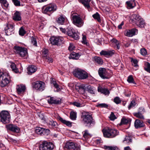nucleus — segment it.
Listing matches in <instances>:
<instances>
[{"label": "nucleus", "instance_id": "cd10ccee", "mask_svg": "<svg viewBox=\"0 0 150 150\" xmlns=\"http://www.w3.org/2000/svg\"><path fill=\"white\" fill-rule=\"evenodd\" d=\"M78 1L84 6L85 8L88 9L90 8L89 3L91 0H78Z\"/></svg>", "mask_w": 150, "mask_h": 150}, {"label": "nucleus", "instance_id": "4d7b16f0", "mask_svg": "<svg viewBox=\"0 0 150 150\" xmlns=\"http://www.w3.org/2000/svg\"><path fill=\"white\" fill-rule=\"evenodd\" d=\"M110 119L111 120H114L117 118L113 112H111L109 117Z\"/></svg>", "mask_w": 150, "mask_h": 150}, {"label": "nucleus", "instance_id": "7c9ffc66", "mask_svg": "<svg viewBox=\"0 0 150 150\" xmlns=\"http://www.w3.org/2000/svg\"><path fill=\"white\" fill-rule=\"evenodd\" d=\"M98 91L99 92H100L105 95H109L110 92L107 88H103L101 86H98Z\"/></svg>", "mask_w": 150, "mask_h": 150}, {"label": "nucleus", "instance_id": "c03bdc74", "mask_svg": "<svg viewBox=\"0 0 150 150\" xmlns=\"http://www.w3.org/2000/svg\"><path fill=\"white\" fill-rule=\"evenodd\" d=\"M144 69L149 73H150V63L146 62L144 63Z\"/></svg>", "mask_w": 150, "mask_h": 150}, {"label": "nucleus", "instance_id": "79ce46f5", "mask_svg": "<svg viewBox=\"0 0 150 150\" xmlns=\"http://www.w3.org/2000/svg\"><path fill=\"white\" fill-rule=\"evenodd\" d=\"M92 17L94 19L97 20L98 22H101V20L100 15L98 12H97L95 13L93 15Z\"/></svg>", "mask_w": 150, "mask_h": 150}, {"label": "nucleus", "instance_id": "a211bd4d", "mask_svg": "<svg viewBox=\"0 0 150 150\" xmlns=\"http://www.w3.org/2000/svg\"><path fill=\"white\" fill-rule=\"evenodd\" d=\"M67 18L64 14H61L59 15L58 17L57 18L56 21L58 24L59 25H63L67 20Z\"/></svg>", "mask_w": 150, "mask_h": 150}, {"label": "nucleus", "instance_id": "13d9d810", "mask_svg": "<svg viewBox=\"0 0 150 150\" xmlns=\"http://www.w3.org/2000/svg\"><path fill=\"white\" fill-rule=\"evenodd\" d=\"M12 1L16 6H21L20 2L18 0H12Z\"/></svg>", "mask_w": 150, "mask_h": 150}, {"label": "nucleus", "instance_id": "473e14b6", "mask_svg": "<svg viewBox=\"0 0 150 150\" xmlns=\"http://www.w3.org/2000/svg\"><path fill=\"white\" fill-rule=\"evenodd\" d=\"M80 55L78 53H76L74 52H72L70 54L69 58L73 59H78Z\"/></svg>", "mask_w": 150, "mask_h": 150}, {"label": "nucleus", "instance_id": "c85d7f7f", "mask_svg": "<svg viewBox=\"0 0 150 150\" xmlns=\"http://www.w3.org/2000/svg\"><path fill=\"white\" fill-rule=\"evenodd\" d=\"M82 70H83L78 68L75 69H74L72 72V74L75 77L79 79V76H80V75L82 72Z\"/></svg>", "mask_w": 150, "mask_h": 150}, {"label": "nucleus", "instance_id": "052dcab7", "mask_svg": "<svg viewBox=\"0 0 150 150\" xmlns=\"http://www.w3.org/2000/svg\"><path fill=\"white\" fill-rule=\"evenodd\" d=\"M131 62H132V65H133L134 67H136L138 66L137 63L138 61L136 59H132L131 60Z\"/></svg>", "mask_w": 150, "mask_h": 150}, {"label": "nucleus", "instance_id": "bb28decb", "mask_svg": "<svg viewBox=\"0 0 150 150\" xmlns=\"http://www.w3.org/2000/svg\"><path fill=\"white\" fill-rule=\"evenodd\" d=\"M112 41L114 45V48L116 50L120 49L121 46V43L119 41L115 39H113L112 40Z\"/></svg>", "mask_w": 150, "mask_h": 150}, {"label": "nucleus", "instance_id": "a19ab883", "mask_svg": "<svg viewBox=\"0 0 150 150\" xmlns=\"http://www.w3.org/2000/svg\"><path fill=\"white\" fill-rule=\"evenodd\" d=\"M104 148L108 150H119V149L116 146H110L104 145L103 146Z\"/></svg>", "mask_w": 150, "mask_h": 150}, {"label": "nucleus", "instance_id": "5fc2aeb1", "mask_svg": "<svg viewBox=\"0 0 150 150\" xmlns=\"http://www.w3.org/2000/svg\"><path fill=\"white\" fill-rule=\"evenodd\" d=\"M97 107H100V108H108V105L106 104L105 103L98 104L97 105Z\"/></svg>", "mask_w": 150, "mask_h": 150}, {"label": "nucleus", "instance_id": "338daca9", "mask_svg": "<svg viewBox=\"0 0 150 150\" xmlns=\"http://www.w3.org/2000/svg\"><path fill=\"white\" fill-rule=\"evenodd\" d=\"M75 48V46L72 43H70L69 46L68 47V50L69 51H72L74 50Z\"/></svg>", "mask_w": 150, "mask_h": 150}, {"label": "nucleus", "instance_id": "0eeeda50", "mask_svg": "<svg viewBox=\"0 0 150 150\" xmlns=\"http://www.w3.org/2000/svg\"><path fill=\"white\" fill-rule=\"evenodd\" d=\"M45 83L42 81H38L33 82L32 86L33 90L42 91L44 90Z\"/></svg>", "mask_w": 150, "mask_h": 150}, {"label": "nucleus", "instance_id": "aec40b11", "mask_svg": "<svg viewBox=\"0 0 150 150\" xmlns=\"http://www.w3.org/2000/svg\"><path fill=\"white\" fill-rule=\"evenodd\" d=\"M115 52L114 50H108L107 51L102 50L100 52V54L101 55L111 57L114 54Z\"/></svg>", "mask_w": 150, "mask_h": 150}, {"label": "nucleus", "instance_id": "9b49d317", "mask_svg": "<svg viewBox=\"0 0 150 150\" xmlns=\"http://www.w3.org/2000/svg\"><path fill=\"white\" fill-rule=\"evenodd\" d=\"M66 34L74 40L79 39V35L77 33L75 32V30L71 27H68L66 29Z\"/></svg>", "mask_w": 150, "mask_h": 150}, {"label": "nucleus", "instance_id": "2f4dec72", "mask_svg": "<svg viewBox=\"0 0 150 150\" xmlns=\"http://www.w3.org/2000/svg\"><path fill=\"white\" fill-rule=\"evenodd\" d=\"M86 91L91 94H95V92L96 91L95 87L90 85L86 86Z\"/></svg>", "mask_w": 150, "mask_h": 150}, {"label": "nucleus", "instance_id": "a18cd8bd", "mask_svg": "<svg viewBox=\"0 0 150 150\" xmlns=\"http://www.w3.org/2000/svg\"><path fill=\"white\" fill-rule=\"evenodd\" d=\"M134 116L141 119H144V117L142 114L140 112L134 113L133 114Z\"/></svg>", "mask_w": 150, "mask_h": 150}, {"label": "nucleus", "instance_id": "3c124183", "mask_svg": "<svg viewBox=\"0 0 150 150\" xmlns=\"http://www.w3.org/2000/svg\"><path fill=\"white\" fill-rule=\"evenodd\" d=\"M19 33L20 35L23 36L26 33V31L24 29L23 27H21L19 29Z\"/></svg>", "mask_w": 150, "mask_h": 150}, {"label": "nucleus", "instance_id": "6e6552de", "mask_svg": "<svg viewBox=\"0 0 150 150\" xmlns=\"http://www.w3.org/2000/svg\"><path fill=\"white\" fill-rule=\"evenodd\" d=\"M54 148V145L51 142L44 141L40 145L39 150H52Z\"/></svg>", "mask_w": 150, "mask_h": 150}, {"label": "nucleus", "instance_id": "603ef678", "mask_svg": "<svg viewBox=\"0 0 150 150\" xmlns=\"http://www.w3.org/2000/svg\"><path fill=\"white\" fill-rule=\"evenodd\" d=\"M83 137L85 138H88L90 136V134L88 133V131L87 130H86L82 132Z\"/></svg>", "mask_w": 150, "mask_h": 150}, {"label": "nucleus", "instance_id": "69168bd1", "mask_svg": "<svg viewBox=\"0 0 150 150\" xmlns=\"http://www.w3.org/2000/svg\"><path fill=\"white\" fill-rule=\"evenodd\" d=\"M55 98L53 97H51L49 100H48V102L50 104H53L54 102Z\"/></svg>", "mask_w": 150, "mask_h": 150}, {"label": "nucleus", "instance_id": "58836bf2", "mask_svg": "<svg viewBox=\"0 0 150 150\" xmlns=\"http://www.w3.org/2000/svg\"><path fill=\"white\" fill-rule=\"evenodd\" d=\"M0 3L4 8H7L9 6V4L6 0H0Z\"/></svg>", "mask_w": 150, "mask_h": 150}, {"label": "nucleus", "instance_id": "e433bc0d", "mask_svg": "<svg viewBox=\"0 0 150 150\" xmlns=\"http://www.w3.org/2000/svg\"><path fill=\"white\" fill-rule=\"evenodd\" d=\"M132 17L133 19V20H132L133 22L135 24L136 23H137V22L139 21L142 18V17L137 14H134L132 16Z\"/></svg>", "mask_w": 150, "mask_h": 150}, {"label": "nucleus", "instance_id": "864d4df0", "mask_svg": "<svg viewBox=\"0 0 150 150\" xmlns=\"http://www.w3.org/2000/svg\"><path fill=\"white\" fill-rule=\"evenodd\" d=\"M121 100L119 97L117 96L115 97L113 99V101L117 104H119L121 102Z\"/></svg>", "mask_w": 150, "mask_h": 150}, {"label": "nucleus", "instance_id": "bf43d9fd", "mask_svg": "<svg viewBox=\"0 0 150 150\" xmlns=\"http://www.w3.org/2000/svg\"><path fill=\"white\" fill-rule=\"evenodd\" d=\"M140 53L143 56H145L147 54L146 50L145 48H142L140 50Z\"/></svg>", "mask_w": 150, "mask_h": 150}, {"label": "nucleus", "instance_id": "7ed1b4c3", "mask_svg": "<svg viewBox=\"0 0 150 150\" xmlns=\"http://www.w3.org/2000/svg\"><path fill=\"white\" fill-rule=\"evenodd\" d=\"M0 121L3 124L9 123L11 121V116L8 111L2 110L0 112Z\"/></svg>", "mask_w": 150, "mask_h": 150}, {"label": "nucleus", "instance_id": "c9c22d12", "mask_svg": "<svg viewBox=\"0 0 150 150\" xmlns=\"http://www.w3.org/2000/svg\"><path fill=\"white\" fill-rule=\"evenodd\" d=\"M82 71V72L80 75V76H79V79L82 80L87 79L88 77V73L83 70Z\"/></svg>", "mask_w": 150, "mask_h": 150}, {"label": "nucleus", "instance_id": "412c9836", "mask_svg": "<svg viewBox=\"0 0 150 150\" xmlns=\"http://www.w3.org/2000/svg\"><path fill=\"white\" fill-rule=\"evenodd\" d=\"M134 127L136 129L144 127L145 125L143 121L136 119L134 122Z\"/></svg>", "mask_w": 150, "mask_h": 150}, {"label": "nucleus", "instance_id": "680f3d73", "mask_svg": "<svg viewBox=\"0 0 150 150\" xmlns=\"http://www.w3.org/2000/svg\"><path fill=\"white\" fill-rule=\"evenodd\" d=\"M45 61H47L49 63H52L53 62V59L52 58L50 57L47 56V57L44 58Z\"/></svg>", "mask_w": 150, "mask_h": 150}, {"label": "nucleus", "instance_id": "6ab92c4d", "mask_svg": "<svg viewBox=\"0 0 150 150\" xmlns=\"http://www.w3.org/2000/svg\"><path fill=\"white\" fill-rule=\"evenodd\" d=\"M87 85L81 84L79 85H76L75 89L81 93H84L86 91V88Z\"/></svg>", "mask_w": 150, "mask_h": 150}, {"label": "nucleus", "instance_id": "1a4fd4ad", "mask_svg": "<svg viewBox=\"0 0 150 150\" xmlns=\"http://www.w3.org/2000/svg\"><path fill=\"white\" fill-rule=\"evenodd\" d=\"M98 74L100 77L103 79H108L110 77V75L108 71L103 68H100L98 70Z\"/></svg>", "mask_w": 150, "mask_h": 150}, {"label": "nucleus", "instance_id": "8fccbe9b", "mask_svg": "<svg viewBox=\"0 0 150 150\" xmlns=\"http://www.w3.org/2000/svg\"><path fill=\"white\" fill-rule=\"evenodd\" d=\"M48 50L46 49H43L42 51V57L44 58L47 57L48 56Z\"/></svg>", "mask_w": 150, "mask_h": 150}, {"label": "nucleus", "instance_id": "4468645a", "mask_svg": "<svg viewBox=\"0 0 150 150\" xmlns=\"http://www.w3.org/2000/svg\"><path fill=\"white\" fill-rule=\"evenodd\" d=\"M65 147L69 150H81L80 146L73 142H67L65 144Z\"/></svg>", "mask_w": 150, "mask_h": 150}, {"label": "nucleus", "instance_id": "20e7f679", "mask_svg": "<svg viewBox=\"0 0 150 150\" xmlns=\"http://www.w3.org/2000/svg\"><path fill=\"white\" fill-rule=\"evenodd\" d=\"M57 6L54 3H51L44 6L42 8L43 13L50 15V14L57 10Z\"/></svg>", "mask_w": 150, "mask_h": 150}, {"label": "nucleus", "instance_id": "f704fd0d", "mask_svg": "<svg viewBox=\"0 0 150 150\" xmlns=\"http://www.w3.org/2000/svg\"><path fill=\"white\" fill-rule=\"evenodd\" d=\"M94 61L95 63L99 65H102L103 63V61L100 57L97 56L94 57Z\"/></svg>", "mask_w": 150, "mask_h": 150}, {"label": "nucleus", "instance_id": "774afa93", "mask_svg": "<svg viewBox=\"0 0 150 150\" xmlns=\"http://www.w3.org/2000/svg\"><path fill=\"white\" fill-rule=\"evenodd\" d=\"M54 102L53 104L55 105H59L60 104L62 103V100L60 99V100H57L55 99Z\"/></svg>", "mask_w": 150, "mask_h": 150}, {"label": "nucleus", "instance_id": "f3484780", "mask_svg": "<svg viewBox=\"0 0 150 150\" xmlns=\"http://www.w3.org/2000/svg\"><path fill=\"white\" fill-rule=\"evenodd\" d=\"M73 22L74 24L79 27H80L83 24L82 19L79 16L74 15L72 17Z\"/></svg>", "mask_w": 150, "mask_h": 150}, {"label": "nucleus", "instance_id": "b1692460", "mask_svg": "<svg viewBox=\"0 0 150 150\" xmlns=\"http://www.w3.org/2000/svg\"><path fill=\"white\" fill-rule=\"evenodd\" d=\"M13 19L15 21H21V17L20 12L16 11L13 17Z\"/></svg>", "mask_w": 150, "mask_h": 150}, {"label": "nucleus", "instance_id": "5701e85b", "mask_svg": "<svg viewBox=\"0 0 150 150\" xmlns=\"http://www.w3.org/2000/svg\"><path fill=\"white\" fill-rule=\"evenodd\" d=\"M57 120L61 122L62 123L66 125L69 127H71L72 126L71 122L69 121H67L65 120H64L59 116H58L57 118Z\"/></svg>", "mask_w": 150, "mask_h": 150}, {"label": "nucleus", "instance_id": "ea45409f", "mask_svg": "<svg viewBox=\"0 0 150 150\" xmlns=\"http://www.w3.org/2000/svg\"><path fill=\"white\" fill-rule=\"evenodd\" d=\"M130 119H126L125 118L123 117L121 120V122L119 124L120 126L122 125L123 124H127L131 122Z\"/></svg>", "mask_w": 150, "mask_h": 150}, {"label": "nucleus", "instance_id": "4be33fe9", "mask_svg": "<svg viewBox=\"0 0 150 150\" xmlns=\"http://www.w3.org/2000/svg\"><path fill=\"white\" fill-rule=\"evenodd\" d=\"M16 89L18 94H20L23 93L25 91L26 87L25 85L23 84H20L17 86Z\"/></svg>", "mask_w": 150, "mask_h": 150}, {"label": "nucleus", "instance_id": "f257e3e1", "mask_svg": "<svg viewBox=\"0 0 150 150\" xmlns=\"http://www.w3.org/2000/svg\"><path fill=\"white\" fill-rule=\"evenodd\" d=\"M81 118L82 122L85 126L90 128L95 125V120L91 115L88 114L82 115Z\"/></svg>", "mask_w": 150, "mask_h": 150}, {"label": "nucleus", "instance_id": "39448f33", "mask_svg": "<svg viewBox=\"0 0 150 150\" xmlns=\"http://www.w3.org/2000/svg\"><path fill=\"white\" fill-rule=\"evenodd\" d=\"M13 49L21 57H26L28 56L27 49L25 48L16 45L14 47Z\"/></svg>", "mask_w": 150, "mask_h": 150}, {"label": "nucleus", "instance_id": "393cba45", "mask_svg": "<svg viewBox=\"0 0 150 150\" xmlns=\"http://www.w3.org/2000/svg\"><path fill=\"white\" fill-rule=\"evenodd\" d=\"M45 122L47 124L49 127L51 128L56 127L57 125L56 122L52 120H47Z\"/></svg>", "mask_w": 150, "mask_h": 150}, {"label": "nucleus", "instance_id": "0e129e2a", "mask_svg": "<svg viewBox=\"0 0 150 150\" xmlns=\"http://www.w3.org/2000/svg\"><path fill=\"white\" fill-rule=\"evenodd\" d=\"M52 83L54 87L56 88L57 90L59 91L60 90V88L59 87V85L56 82V81H53L52 82Z\"/></svg>", "mask_w": 150, "mask_h": 150}, {"label": "nucleus", "instance_id": "9d476101", "mask_svg": "<svg viewBox=\"0 0 150 150\" xmlns=\"http://www.w3.org/2000/svg\"><path fill=\"white\" fill-rule=\"evenodd\" d=\"M63 38L60 37H52L50 39V43L53 45L60 46L63 41Z\"/></svg>", "mask_w": 150, "mask_h": 150}, {"label": "nucleus", "instance_id": "423d86ee", "mask_svg": "<svg viewBox=\"0 0 150 150\" xmlns=\"http://www.w3.org/2000/svg\"><path fill=\"white\" fill-rule=\"evenodd\" d=\"M116 129H108L103 131V133L105 137L112 138L118 135Z\"/></svg>", "mask_w": 150, "mask_h": 150}, {"label": "nucleus", "instance_id": "2eb2a0df", "mask_svg": "<svg viewBox=\"0 0 150 150\" xmlns=\"http://www.w3.org/2000/svg\"><path fill=\"white\" fill-rule=\"evenodd\" d=\"M6 128L8 131H11L16 133H19L20 129L17 126L12 124L6 125Z\"/></svg>", "mask_w": 150, "mask_h": 150}, {"label": "nucleus", "instance_id": "f8f14e48", "mask_svg": "<svg viewBox=\"0 0 150 150\" xmlns=\"http://www.w3.org/2000/svg\"><path fill=\"white\" fill-rule=\"evenodd\" d=\"M4 32L6 35H9L14 33V27L13 24L8 23L4 28Z\"/></svg>", "mask_w": 150, "mask_h": 150}, {"label": "nucleus", "instance_id": "37998d69", "mask_svg": "<svg viewBox=\"0 0 150 150\" xmlns=\"http://www.w3.org/2000/svg\"><path fill=\"white\" fill-rule=\"evenodd\" d=\"M10 67L12 70L15 72L17 73L19 71L18 69L17 68L15 64L13 62L11 63Z\"/></svg>", "mask_w": 150, "mask_h": 150}, {"label": "nucleus", "instance_id": "09e8293b", "mask_svg": "<svg viewBox=\"0 0 150 150\" xmlns=\"http://www.w3.org/2000/svg\"><path fill=\"white\" fill-rule=\"evenodd\" d=\"M38 115L41 120L44 122H46L47 120L43 113L40 112H38Z\"/></svg>", "mask_w": 150, "mask_h": 150}, {"label": "nucleus", "instance_id": "49530a36", "mask_svg": "<svg viewBox=\"0 0 150 150\" xmlns=\"http://www.w3.org/2000/svg\"><path fill=\"white\" fill-rule=\"evenodd\" d=\"M127 81L129 83H133L134 84H136L135 82L134 81L132 75L129 76L128 77Z\"/></svg>", "mask_w": 150, "mask_h": 150}, {"label": "nucleus", "instance_id": "ddd939ff", "mask_svg": "<svg viewBox=\"0 0 150 150\" xmlns=\"http://www.w3.org/2000/svg\"><path fill=\"white\" fill-rule=\"evenodd\" d=\"M35 132L38 134L41 135H47L50 134V131L49 129L37 127L35 130Z\"/></svg>", "mask_w": 150, "mask_h": 150}, {"label": "nucleus", "instance_id": "4c0bfd02", "mask_svg": "<svg viewBox=\"0 0 150 150\" xmlns=\"http://www.w3.org/2000/svg\"><path fill=\"white\" fill-rule=\"evenodd\" d=\"M137 25L139 28H144L146 25V23L144 20L142 18L139 21L136 23Z\"/></svg>", "mask_w": 150, "mask_h": 150}, {"label": "nucleus", "instance_id": "a878e982", "mask_svg": "<svg viewBox=\"0 0 150 150\" xmlns=\"http://www.w3.org/2000/svg\"><path fill=\"white\" fill-rule=\"evenodd\" d=\"M135 0H130L127 1L126 4L127 5V8L128 9L132 8L136 6Z\"/></svg>", "mask_w": 150, "mask_h": 150}, {"label": "nucleus", "instance_id": "f03ea898", "mask_svg": "<svg viewBox=\"0 0 150 150\" xmlns=\"http://www.w3.org/2000/svg\"><path fill=\"white\" fill-rule=\"evenodd\" d=\"M10 82V76L8 73L1 72L0 69V85L4 87L7 85Z\"/></svg>", "mask_w": 150, "mask_h": 150}, {"label": "nucleus", "instance_id": "dca6fc26", "mask_svg": "<svg viewBox=\"0 0 150 150\" xmlns=\"http://www.w3.org/2000/svg\"><path fill=\"white\" fill-rule=\"evenodd\" d=\"M138 33V30L135 28L126 30L125 31L124 35L128 37H132L137 35Z\"/></svg>", "mask_w": 150, "mask_h": 150}, {"label": "nucleus", "instance_id": "72a5a7b5", "mask_svg": "<svg viewBox=\"0 0 150 150\" xmlns=\"http://www.w3.org/2000/svg\"><path fill=\"white\" fill-rule=\"evenodd\" d=\"M132 137L130 135L126 136L124 139L123 141L124 143L127 144H129L132 142Z\"/></svg>", "mask_w": 150, "mask_h": 150}, {"label": "nucleus", "instance_id": "de8ad7c7", "mask_svg": "<svg viewBox=\"0 0 150 150\" xmlns=\"http://www.w3.org/2000/svg\"><path fill=\"white\" fill-rule=\"evenodd\" d=\"M70 117L72 120H75L76 118V113L74 111H71L70 113Z\"/></svg>", "mask_w": 150, "mask_h": 150}, {"label": "nucleus", "instance_id": "e2e57ef3", "mask_svg": "<svg viewBox=\"0 0 150 150\" xmlns=\"http://www.w3.org/2000/svg\"><path fill=\"white\" fill-rule=\"evenodd\" d=\"M31 42L34 46L37 47V42L36 39L35 38L32 37L31 39Z\"/></svg>", "mask_w": 150, "mask_h": 150}, {"label": "nucleus", "instance_id": "6e6d98bb", "mask_svg": "<svg viewBox=\"0 0 150 150\" xmlns=\"http://www.w3.org/2000/svg\"><path fill=\"white\" fill-rule=\"evenodd\" d=\"M136 105V103L134 100H133L131 101L130 103L128 106V108L129 110H130L131 108L134 107Z\"/></svg>", "mask_w": 150, "mask_h": 150}, {"label": "nucleus", "instance_id": "c756f323", "mask_svg": "<svg viewBox=\"0 0 150 150\" xmlns=\"http://www.w3.org/2000/svg\"><path fill=\"white\" fill-rule=\"evenodd\" d=\"M27 70L28 74L31 75L36 71L37 68L34 65H31L28 67Z\"/></svg>", "mask_w": 150, "mask_h": 150}]
</instances>
